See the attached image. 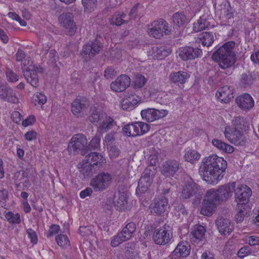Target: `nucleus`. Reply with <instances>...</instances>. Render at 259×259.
<instances>
[{
	"mask_svg": "<svg viewBox=\"0 0 259 259\" xmlns=\"http://www.w3.org/2000/svg\"><path fill=\"white\" fill-rule=\"evenodd\" d=\"M167 199L164 196L155 198L154 202L150 205L151 212L156 214H161L165 212L168 207Z\"/></svg>",
	"mask_w": 259,
	"mask_h": 259,
	"instance_id": "nucleus-22",
	"label": "nucleus"
},
{
	"mask_svg": "<svg viewBox=\"0 0 259 259\" xmlns=\"http://www.w3.org/2000/svg\"><path fill=\"white\" fill-rule=\"evenodd\" d=\"M215 224L219 232L225 236L229 235L234 229L230 221L223 217L218 218L215 221Z\"/></svg>",
	"mask_w": 259,
	"mask_h": 259,
	"instance_id": "nucleus-23",
	"label": "nucleus"
},
{
	"mask_svg": "<svg viewBox=\"0 0 259 259\" xmlns=\"http://www.w3.org/2000/svg\"><path fill=\"white\" fill-rule=\"evenodd\" d=\"M147 82V79L144 76L141 74H137L135 76L133 81V87L134 89H140L143 88Z\"/></svg>",
	"mask_w": 259,
	"mask_h": 259,
	"instance_id": "nucleus-45",
	"label": "nucleus"
},
{
	"mask_svg": "<svg viewBox=\"0 0 259 259\" xmlns=\"http://www.w3.org/2000/svg\"><path fill=\"white\" fill-rule=\"evenodd\" d=\"M234 47L235 42L229 41L225 43L213 53L212 59L219 63L222 69L229 68L236 62V56L233 51Z\"/></svg>",
	"mask_w": 259,
	"mask_h": 259,
	"instance_id": "nucleus-2",
	"label": "nucleus"
},
{
	"mask_svg": "<svg viewBox=\"0 0 259 259\" xmlns=\"http://www.w3.org/2000/svg\"><path fill=\"white\" fill-rule=\"evenodd\" d=\"M89 106V102L85 97H77L71 103V112L76 117H83L87 114Z\"/></svg>",
	"mask_w": 259,
	"mask_h": 259,
	"instance_id": "nucleus-10",
	"label": "nucleus"
},
{
	"mask_svg": "<svg viewBox=\"0 0 259 259\" xmlns=\"http://www.w3.org/2000/svg\"><path fill=\"white\" fill-rule=\"evenodd\" d=\"M78 167L79 172L84 177L92 176L93 174L98 170L96 167H94V165H92L91 163L88 162L85 159L78 164Z\"/></svg>",
	"mask_w": 259,
	"mask_h": 259,
	"instance_id": "nucleus-26",
	"label": "nucleus"
},
{
	"mask_svg": "<svg viewBox=\"0 0 259 259\" xmlns=\"http://www.w3.org/2000/svg\"><path fill=\"white\" fill-rule=\"evenodd\" d=\"M238 106L242 110L247 112L254 106V101L251 96L248 93H244L236 98Z\"/></svg>",
	"mask_w": 259,
	"mask_h": 259,
	"instance_id": "nucleus-19",
	"label": "nucleus"
},
{
	"mask_svg": "<svg viewBox=\"0 0 259 259\" xmlns=\"http://www.w3.org/2000/svg\"><path fill=\"white\" fill-rule=\"evenodd\" d=\"M35 121V118L33 115L28 116L26 119L23 120L22 124L24 127L33 124Z\"/></svg>",
	"mask_w": 259,
	"mask_h": 259,
	"instance_id": "nucleus-60",
	"label": "nucleus"
},
{
	"mask_svg": "<svg viewBox=\"0 0 259 259\" xmlns=\"http://www.w3.org/2000/svg\"><path fill=\"white\" fill-rule=\"evenodd\" d=\"M60 230V226L57 225H52L48 230L47 237L50 238L54 235L58 234Z\"/></svg>",
	"mask_w": 259,
	"mask_h": 259,
	"instance_id": "nucleus-56",
	"label": "nucleus"
},
{
	"mask_svg": "<svg viewBox=\"0 0 259 259\" xmlns=\"http://www.w3.org/2000/svg\"><path fill=\"white\" fill-rule=\"evenodd\" d=\"M47 96L41 93H36L32 96V102L36 106H42L47 102Z\"/></svg>",
	"mask_w": 259,
	"mask_h": 259,
	"instance_id": "nucleus-46",
	"label": "nucleus"
},
{
	"mask_svg": "<svg viewBox=\"0 0 259 259\" xmlns=\"http://www.w3.org/2000/svg\"><path fill=\"white\" fill-rule=\"evenodd\" d=\"M136 128L135 127V123L132 122L125 125L122 128L124 134L128 137L137 136L136 134Z\"/></svg>",
	"mask_w": 259,
	"mask_h": 259,
	"instance_id": "nucleus-49",
	"label": "nucleus"
},
{
	"mask_svg": "<svg viewBox=\"0 0 259 259\" xmlns=\"http://www.w3.org/2000/svg\"><path fill=\"white\" fill-rule=\"evenodd\" d=\"M210 25L209 22L203 16L200 17L196 22L193 23V32H197L201 31L207 28Z\"/></svg>",
	"mask_w": 259,
	"mask_h": 259,
	"instance_id": "nucleus-36",
	"label": "nucleus"
},
{
	"mask_svg": "<svg viewBox=\"0 0 259 259\" xmlns=\"http://www.w3.org/2000/svg\"><path fill=\"white\" fill-rule=\"evenodd\" d=\"M102 49V45L98 40L90 42L83 47L81 55L87 60L98 54Z\"/></svg>",
	"mask_w": 259,
	"mask_h": 259,
	"instance_id": "nucleus-16",
	"label": "nucleus"
},
{
	"mask_svg": "<svg viewBox=\"0 0 259 259\" xmlns=\"http://www.w3.org/2000/svg\"><path fill=\"white\" fill-rule=\"evenodd\" d=\"M200 154L196 150L191 149H187L185 150L184 158L186 161L194 163L200 158Z\"/></svg>",
	"mask_w": 259,
	"mask_h": 259,
	"instance_id": "nucleus-37",
	"label": "nucleus"
},
{
	"mask_svg": "<svg viewBox=\"0 0 259 259\" xmlns=\"http://www.w3.org/2000/svg\"><path fill=\"white\" fill-rule=\"evenodd\" d=\"M136 229V224L134 222L127 224L122 230L114 236V247L122 242L130 239Z\"/></svg>",
	"mask_w": 259,
	"mask_h": 259,
	"instance_id": "nucleus-12",
	"label": "nucleus"
},
{
	"mask_svg": "<svg viewBox=\"0 0 259 259\" xmlns=\"http://www.w3.org/2000/svg\"><path fill=\"white\" fill-rule=\"evenodd\" d=\"M236 184L235 182L228 184L227 185L222 186L219 188L215 190L213 189V192L216 194L218 200H223L231 196L235 190Z\"/></svg>",
	"mask_w": 259,
	"mask_h": 259,
	"instance_id": "nucleus-20",
	"label": "nucleus"
},
{
	"mask_svg": "<svg viewBox=\"0 0 259 259\" xmlns=\"http://www.w3.org/2000/svg\"><path fill=\"white\" fill-rule=\"evenodd\" d=\"M234 88L230 85H224L219 89L215 94L218 100L227 103L234 98Z\"/></svg>",
	"mask_w": 259,
	"mask_h": 259,
	"instance_id": "nucleus-21",
	"label": "nucleus"
},
{
	"mask_svg": "<svg viewBox=\"0 0 259 259\" xmlns=\"http://www.w3.org/2000/svg\"><path fill=\"white\" fill-rule=\"evenodd\" d=\"M235 201L238 205L248 203L252 195L251 189L246 185H239L234 190Z\"/></svg>",
	"mask_w": 259,
	"mask_h": 259,
	"instance_id": "nucleus-11",
	"label": "nucleus"
},
{
	"mask_svg": "<svg viewBox=\"0 0 259 259\" xmlns=\"http://www.w3.org/2000/svg\"><path fill=\"white\" fill-rule=\"evenodd\" d=\"M168 114L166 110H156L154 108H148L142 110L141 115L143 120L148 122H152L165 117Z\"/></svg>",
	"mask_w": 259,
	"mask_h": 259,
	"instance_id": "nucleus-13",
	"label": "nucleus"
},
{
	"mask_svg": "<svg viewBox=\"0 0 259 259\" xmlns=\"http://www.w3.org/2000/svg\"><path fill=\"white\" fill-rule=\"evenodd\" d=\"M172 237V232L168 226H164L156 229L153 233V239L157 244L165 245L170 242Z\"/></svg>",
	"mask_w": 259,
	"mask_h": 259,
	"instance_id": "nucleus-9",
	"label": "nucleus"
},
{
	"mask_svg": "<svg viewBox=\"0 0 259 259\" xmlns=\"http://www.w3.org/2000/svg\"><path fill=\"white\" fill-rule=\"evenodd\" d=\"M125 96L126 98L122 100L120 104L121 107L123 110L133 109L141 100V97L136 95L134 91H133L128 92Z\"/></svg>",
	"mask_w": 259,
	"mask_h": 259,
	"instance_id": "nucleus-18",
	"label": "nucleus"
},
{
	"mask_svg": "<svg viewBox=\"0 0 259 259\" xmlns=\"http://www.w3.org/2000/svg\"><path fill=\"white\" fill-rule=\"evenodd\" d=\"M247 241L251 246L259 245V236L255 235L249 236Z\"/></svg>",
	"mask_w": 259,
	"mask_h": 259,
	"instance_id": "nucleus-61",
	"label": "nucleus"
},
{
	"mask_svg": "<svg viewBox=\"0 0 259 259\" xmlns=\"http://www.w3.org/2000/svg\"><path fill=\"white\" fill-rule=\"evenodd\" d=\"M1 98L5 101L14 104H16L19 102L15 91L9 87H8L4 92Z\"/></svg>",
	"mask_w": 259,
	"mask_h": 259,
	"instance_id": "nucleus-35",
	"label": "nucleus"
},
{
	"mask_svg": "<svg viewBox=\"0 0 259 259\" xmlns=\"http://www.w3.org/2000/svg\"><path fill=\"white\" fill-rule=\"evenodd\" d=\"M170 53V50L164 46H154L149 51V54L154 58L161 60Z\"/></svg>",
	"mask_w": 259,
	"mask_h": 259,
	"instance_id": "nucleus-29",
	"label": "nucleus"
},
{
	"mask_svg": "<svg viewBox=\"0 0 259 259\" xmlns=\"http://www.w3.org/2000/svg\"><path fill=\"white\" fill-rule=\"evenodd\" d=\"M6 76L7 80L11 82H16L19 79V76L14 72L9 69L6 70Z\"/></svg>",
	"mask_w": 259,
	"mask_h": 259,
	"instance_id": "nucleus-52",
	"label": "nucleus"
},
{
	"mask_svg": "<svg viewBox=\"0 0 259 259\" xmlns=\"http://www.w3.org/2000/svg\"><path fill=\"white\" fill-rule=\"evenodd\" d=\"M179 169V163L176 160H168L162 165L161 174L166 177H172Z\"/></svg>",
	"mask_w": 259,
	"mask_h": 259,
	"instance_id": "nucleus-25",
	"label": "nucleus"
},
{
	"mask_svg": "<svg viewBox=\"0 0 259 259\" xmlns=\"http://www.w3.org/2000/svg\"><path fill=\"white\" fill-rule=\"evenodd\" d=\"M92 193V188L88 187L80 192L79 196L81 198H85L86 197L91 195Z\"/></svg>",
	"mask_w": 259,
	"mask_h": 259,
	"instance_id": "nucleus-62",
	"label": "nucleus"
},
{
	"mask_svg": "<svg viewBox=\"0 0 259 259\" xmlns=\"http://www.w3.org/2000/svg\"><path fill=\"white\" fill-rule=\"evenodd\" d=\"M113 119L106 114L103 115L102 120L100 122V127L101 131L106 132L113 126Z\"/></svg>",
	"mask_w": 259,
	"mask_h": 259,
	"instance_id": "nucleus-38",
	"label": "nucleus"
},
{
	"mask_svg": "<svg viewBox=\"0 0 259 259\" xmlns=\"http://www.w3.org/2000/svg\"><path fill=\"white\" fill-rule=\"evenodd\" d=\"M202 54V52L201 49L190 47L180 48L179 51V57L184 61L193 60L200 57Z\"/></svg>",
	"mask_w": 259,
	"mask_h": 259,
	"instance_id": "nucleus-17",
	"label": "nucleus"
},
{
	"mask_svg": "<svg viewBox=\"0 0 259 259\" xmlns=\"http://www.w3.org/2000/svg\"><path fill=\"white\" fill-rule=\"evenodd\" d=\"M113 134L110 133L108 134L105 137L104 140V144L107 147V149L109 150L110 153H113Z\"/></svg>",
	"mask_w": 259,
	"mask_h": 259,
	"instance_id": "nucleus-51",
	"label": "nucleus"
},
{
	"mask_svg": "<svg viewBox=\"0 0 259 259\" xmlns=\"http://www.w3.org/2000/svg\"><path fill=\"white\" fill-rule=\"evenodd\" d=\"M87 143L86 137L81 134H78L71 138L68 149L70 153H75L78 150L84 149L87 147Z\"/></svg>",
	"mask_w": 259,
	"mask_h": 259,
	"instance_id": "nucleus-14",
	"label": "nucleus"
},
{
	"mask_svg": "<svg viewBox=\"0 0 259 259\" xmlns=\"http://www.w3.org/2000/svg\"><path fill=\"white\" fill-rule=\"evenodd\" d=\"M189 77L190 75L188 73L181 71L171 72L169 75L170 81L178 84L185 83Z\"/></svg>",
	"mask_w": 259,
	"mask_h": 259,
	"instance_id": "nucleus-27",
	"label": "nucleus"
},
{
	"mask_svg": "<svg viewBox=\"0 0 259 259\" xmlns=\"http://www.w3.org/2000/svg\"><path fill=\"white\" fill-rule=\"evenodd\" d=\"M84 159L88 162L91 163L92 165H94V167L98 169L105 162V159L103 156L97 152H92L87 155Z\"/></svg>",
	"mask_w": 259,
	"mask_h": 259,
	"instance_id": "nucleus-30",
	"label": "nucleus"
},
{
	"mask_svg": "<svg viewBox=\"0 0 259 259\" xmlns=\"http://www.w3.org/2000/svg\"><path fill=\"white\" fill-rule=\"evenodd\" d=\"M227 167L226 161L217 155H212L203 159L200 168V172L205 180H218L221 173Z\"/></svg>",
	"mask_w": 259,
	"mask_h": 259,
	"instance_id": "nucleus-1",
	"label": "nucleus"
},
{
	"mask_svg": "<svg viewBox=\"0 0 259 259\" xmlns=\"http://www.w3.org/2000/svg\"><path fill=\"white\" fill-rule=\"evenodd\" d=\"M129 207L126 194L124 193L120 194L116 202H114L115 209L117 210L122 211L127 210Z\"/></svg>",
	"mask_w": 259,
	"mask_h": 259,
	"instance_id": "nucleus-34",
	"label": "nucleus"
},
{
	"mask_svg": "<svg viewBox=\"0 0 259 259\" xmlns=\"http://www.w3.org/2000/svg\"><path fill=\"white\" fill-rule=\"evenodd\" d=\"M216 194L213 192V189L208 190L203 201L200 212L206 216H210L215 211L220 201L217 198Z\"/></svg>",
	"mask_w": 259,
	"mask_h": 259,
	"instance_id": "nucleus-4",
	"label": "nucleus"
},
{
	"mask_svg": "<svg viewBox=\"0 0 259 259\" xmlns=\"http://www.w3.org/2000/svg\"><path fill=\"white\" fill-rule=\"evenodd\" d=\"M79 232L82 236H87L91 233L90 228L86 226L80 227L79 228Z\"/></svg>",
	"mask_w": 259,
	"mask_h": 259,
	"instance_id": "nucleus-63",
	"label": "nucleus"
},
{
	"mask_svg": "<svg viewBox=\"0 0 259 259\" xmlns=\"http://www.w3.org/2000/svg\"><path fill=\"white\" fill-rule=\"evenodd\" d=\"M245 127V119L243 117H236L232 120V125L225 127V137L231 143L237 145H242L245 141L243 133Z\"/></svg>",
	"mask_w": 259,
	"mask_h": 259,
	"instance_id": "nucleus-3",
	"label": "nucleus"
},
{
	"mask_svg": "<svg viewBox=\"0 0 259 259\" xmlns=\"http://www.w3.org/2000/svg\"><path fill=\"white\" fill-rule=\"evenodd\" d=\"M200 187L191 179L182 186L181 196L183 199H199L202 195Z\"/></svg>",
	"mask_w": 259,
	"mask_h": 259,
	"instance_id": "nucleus-7",
	"label": "nucleus"
},
{
	"mask_svg": "<svg viewBox=\"0 0 259 259\" xmlns=\"http://www.w3.org/2000/svg\"><path fill=\"white\" fill-rule=\"evenodd\" d=\"M26 57L24 52L21 50L18 49L16 54V60L18 62H22L23 64L25 66L26 65L27 60L25 59Z\"/></svg>",
	"mask_w": 259,
	"mask_h": 259,
	"instance_id": "nucleus-55",
	"label": "nucleus"
},
{
	"mask_svg": "<svg viewBox=\"0 0 259 259\" xmlns=\"http://www.w3.org/2000/svg\"><path fill=\"white\" fill-rule=\"evenodd\" d=\"M190 252V246L187 242L179 243L173 251V254L177 256L186 257Z\"/></svg>",
	"mask_w": 259,
	"mask_h": 259,
	"instance_id": "nucleus-33",
	"label": "nucleus"
},
{
	"mask_svg": "<svg viewBox=\"0 0 259 259\" xmlns=\"http://www.w3.org/2000/svg\"><path fill=\"white\" fill-rule=\"evenodd\" d=\"M171 28L168 23L163 19L153 21L151 27L148 28V34L155 38H160L163 34L168 35L170 33Z\"/></svg>",
	"mask_w": 259,
	"mask_h": 259,
	"instance_id": "nucleus-5",
	"label": "nucleus"
},
{
	"mask_svg": "<svg viewBox=\"0 0 259 259\" xmlns=\"http://www.w3.org/2000/svg\"><path fill=\"white\" fill-rule=\"evenodd\" d=\"M101 139L99 136H95L91 141L89 146L90 148L96 149H98L100 145Z\"/></svg>",
	"mask_w": 259,
	"mask_h": 259,
	"instance_id": "nucleus-54",
	"label": "nucleus"
},
{
	"mask_svg": "<svg viewBox=\"0 0 259 259\" xmlns=\"http://www.w3.org/2000/svg\"><path fill=\"white\" fill-rule=\"evenodd\" d=\"M25 139L28 141H32L37 138V133L34 131H30L24 135Z\"/></svg>",
	"mask_w": 259,
	"mask_h": 259,
	"instance_id": "nucleus-59",
	"label": "nucleus"
},
{
	"mask_svg": "<svg viewBox=\"0 0 259 259\" xmlns=\"http://www.w3.org/2000/svg\"><path fill=\"white\" fill-rule=\"evenodd\" d=\"M131 79L126 75H121L114 81V92H121L125 90L130 84Z\"/></svg>",
	"mask_w": 259,
	"mask_h": 259,
	"instance_id": "nucleus-28",
	"label": "nucleus"
},
{
	"mask_svg": "<svg viewBox=\"0 0 259 259\" xmlns=\"http://www.w3.org/2000/svg\"><path fill=\"white\" fill-rule=\"evenodd\" d=\"M58 21L67 35L71 36L75 33L77 27L72 13H63L59 16Z\"/></svg>",
	"mask_w": 259,
	"mask_h": 259,
	"instance_id": "nucleus-8",
	"label": "nucleus"
},
{
	"mask_svg": "<svg viewBox=\"0 0 259 259\" xmlns=\"http://www.w3.org/2000/svg\"><path fill=\"white\" fill-rule=\"evenodd\" d=\"M27 233L28 236L30 239V241L33 244H36L37 242V237L36 232L32 229H28L27 230Z\"/></svg>",
	"mask_w": 259,
	"mask_h": 259,
	"instance_id": "nucleus-58",
	"label": "nucleus"
},
{
	"mask_svg": "<svg viewBox=\"0 0 259 259\" xmlns=\"http://www.w3.org/2000/svg\"><path fill=\"white\" fill-rule=\"evenodd\" d=\"M81 3L84 8V11L91 12L96 8L98 0H82Z\"/></svg>",
	"mask_w": 259,
	"mask_h": 259,
	"instance_id": "nucleus-44",
	"label": "nucleus"
},
{
	"mask_svg": "<svg viewBox=\"0 0 259 259\" xmlns=\"http://www.w3.org/2000/svg\"><path fill=\"white\" fill-rule=\"evenodd\" d=\"M155 173V171L154 169L152 170L149 167L145 169L139 180L137 189L143 193L146 191L152 182Z\"/></svg>",
	"mask_w": 259,
	"mask_h": 259,
	"instance_id": "nucleus-15",
	"label": "nucleus"
},
{
	"mask_svg": "<svg viewBox=\"0 0 259 259\" xmlns=\"http://www.w3.org/2000/svg\"><path fill=\"white\" fill-rule=\"evenodd\" d=\"M200 39L203 46L208 47L213 42L214 36L210 32H204L200 34Z\"/></svg>",
	"mask_w": 259,
	"mask_h": 259,
	"instance_id": "nucleus-39",
	"label": "nucleus"
},
{
	"mask_svg": "<svg viewBox=\"0 0 259 259\" xmlns=\"http://www.w3.org/2000/svg\"><path fill=\"white\" fill-rule=\"evenodd\" d=\"M172 20L175 25L180 27L186 23L187 19L183 12H178L173 15Z\"/></svg>",
	"mask_w": 259,
	"mask_h": 259,
	"instance_id": "nucleus-41",
	"label": "nucleus"
},
{
	"mask_svg": "<svg viewBox=\"0 0 259 259\" xmlns=\"http://www.w3.org/2000/svg\"><path fill=\"white\" fill-rule=\"evenodd\" d=\"M135 127L136 128V134L137 136H141L147 133L149 129L150 126L148 124L142 122H135Z\"/></svg>",
	"mask_w": 259,
	"mask_h": 259,
	"instance_id": "nucleus-43",
	"label": "nucleus"
},
{
	"mask_svg": "<svg viewBox=\"0 0 259 259\" xmlns=\"http://www.w3.org/2000/svg\"><path fill=\"white\" fill-rule=\"evenodd\" d=\"M56 240L58 245L61 247L66 248L70 246V241L66 235L59 234L56 237Z\"/></svg>",
	"mask_w": 259,
	"mask_h": 259,
	"instance_id": "nucleus-48",
	"label": "nucleus"
},
{
	"mask_svg": "<svg viewBox=\"0 0 259 259\" xmlns=\"http://www.w3.org/2000/svg\"><path fill=\"white\" fill-rule=\"evenodd\" d=\"M254 79L250 74H242L239 81V85L242 88H249L253 84Z\"/></svg>",
	"mask_w": 259,
	"mask_h": 259,
	"instance_id": "nucleus-40",
	"label": "nucleus"
},
{
	"mask_svg": "<svg viewBox=\"0 0 259 259\" xmlns=\"http://www.w3.org/2000/svg\"><path fill=\"white\" fill-rule=\"evenodd\" d=\"M212 144L218 150L222 153H232L234 151V148L231 145L218 139H214L212 141Z\"/></svg>",
	"mask_w": 259,
	"mask_h": 259,
	"instance_id": "nucleus-32",
	"label": "nucleus"
},
{
	"mask_svg": "<svg viewBox=\"0 0 259 259\" xmlns=\"http://www.w3.org/2000/svg\"><path fill=\"white\" fill-rule=\"evenodd\" d=\"M168 96L167 94L160 93L157 95V97L155 98L154 101L159 103L160 104H166L167 103V101H166V98Z\"/></svg>",
	"mask_w": 259,
	"mask_h": 259,
	"instance_id": "nucleus-57",
	"label": "nucleus"
},
{
	"mask_svg": "<svg viewBox=\"0 0 259 259\" xmlns=\"http://www.w3.org/2000/svg\"><path fill=\"white\" fill-rule=\"evenodd\" d=\"M251 253V250L249 246H244L238 251L237 255L240 258H243Z\"/></svg>",
	"mask_w": 259,
	"mask_h": 259,
	"instance_id": "nucleus-53",
	"label": "nucleus"
},
{
	"mask_svg": "<svg viewBox=\"0 0 259 259\" xmlns=\"http://www.w3.org/2000/svg\"><path fill=\"white\" fill-rule=\"evenodd\" d=\"M238 209H239V211L236 215L235 219L238 223H240L242 222L244 220V213L242 208H239V205H238Z\"/></svg>",
	"mask_w": 259,
	"mask_h": 259,
	"instance_id": "nucleus-64",
	"label": "nucleus"
},
{
	"mask_svg": "<svg viewBox=\"0 0 259 259\" xmlns=\"http://www.w3.org/2000/svg\"><path fill=\"white\" fill-rule=\"evenodd\" d=\"M5 218L8 222L11 224H20L21 223L20 216L19 213H14L9 211L5 214Z\"/></svg>",
	"mask_w": 259,
	"mask_h": 259,
	"instance_id": "nucleus-50",
	"label": "nucleus"
},
{
	"mask_svg": "<svg viewBox=\"0 0 259 259\" xmlns=\"http://www.w3.org/2000/svg\"><path fill=\"white\" fill-rule=\"evenodd\" d=\"M105 114V113L99 114L96 107H94L92 113L89 117V120L93 124H97L100 123L103 118V115Z\"/></svg>",
	"mask_w": 259,
	"mask_h": 259,
	"instance_id": "nucleus-47",
	"label": "nucleus"
},
{
	"mask_svg": "<svg viewBox=\"0 0 259 259\" xmlns=\"http://www.w3.org/2000/svg\"><path fill=\"white\" fill-rule=\"evenodd\" d=\"M223 8L221 9V15L227 20L234 17V10L229 3L223 4Z\"/></svg>",
	"mask_w": 259,
	"mask_h": 259,
	"instance_id": "nucleus-42",
	"label": "nucleus"
},
{
	"mask_svg": "<svg viewBox=\"0 0 259 259\" xmlns=\"http://www.w3.org/2000/svg\"><path fill=\"white\" fill-rule=\"evenodd\" d=\"M205 228L201 225H196L191 233V240L193 243H198L202 241L205 233Z\"/></svg>",
	"mask_w": 259,
	"mask_h": 259,
	"instance_id": "nucleus-31",
	"label": "nucleus"
},
{
	"mask_svg": "<svg viewBox=\"0 0 259 259\" xmlns=\"http://www.w3.org/2000/svg\"><path fill=\"white\" fill-rule=\"evenodd\" d=\"M112 176L107 172H101L91 180L90 186L95 192L107 189L112 183Z\"/></svg>",
	"mask_w": 259,
	"mask_h": 259,
	"instance_id": "nucleus-6",
	"label": "nucleus"
},
{
	"mask_svg": "<svg viewBox=\"0 0 259 259\" xmlns=\"http://www.w3.org/2000/svg\"><path fill=\"white\" fill-rule=\"evenodd\" d=\"M37 71V67L30 65L24 73V77L27 82L35 88L39 86Z\"/></svg>",
	"mask_w": 259,
	"mask_h": 259,
	"instance_id": "nucleus-24",
	"label": "nucleus"
}]
</instances>
